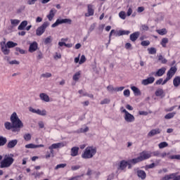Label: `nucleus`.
<instances>
[{"instance_id":"obj_7","label":"nucleus","mask_w":180,"mask_h":180,"mask_svg":"<svg viewBox=\"0 0 180 180\" xmlns=\"http://www.w3.org/2000/svg\"><path fill=\"white\" fill-rule=\"evenodd\" d=\"M151 152L143 150L140 153L139 158L141 161H144L146 160H148V158H151Z\"/></svg>"},{"instance_id":"obj_55","label":"nucleus","mask_w":180,"mask_h":180,"mask_svg":"<svg viewBox=\"0 0 180 180\" xmlns=\"http://www.w3.org/2000/svg\"><path fill=\"white\" fill-rule=\"evenodd\" d=\"M124 95L127 97L129 98L130 96V90L126 89L124 91Z\"/></svg>"},{"instance_id":"obj_35","label":"nucleus","mask_w":180,"mask_h":180,"mask_svg":"<svg viewBox=\"0 0 180 180\" xmlns=\"http://www.w3.org/2000/svg\"><path fill=\"white\" fill-rule=\"evenodd\" d=\"M175 115H176V112H169L165 116V119H172Z\"/></svg>"},{"instance_id":"obj_49","label":"nucleus","mask_w":180,"mask_h":180,"mask_svg":"<svg viewBox=\"0 0 180 180\" xmlns=\"http://www.w3.org/2000/svg\"><path fill=\"white\" fill-rule=\"evenodd\" d=\"M107 89L109 92H113V91L115 92L116 88H114L112 85H109L107 86Z\"/></svg>"},{"instance_id":"obj_12","label":"nucleus","mask_w":180,"mask_h":180,"mask_svg":"<svg viewBox=\"0 0 180 180\" xmlns=\"http://www.w3.org/2000/svg\"><path fill=\"white\" fill-rule=\"evenodd\" d=\"M178 71V69L176 68V66L172 67L167 72V77H169L170 78H172L174 75H175V73Z\"/></svg>"},{"instance_id":"obj_56","label":"nucleus","mask_w":180,"mask_h":180,"mask_svg":"<svg viewBox=\"0 0 180 180\" xmlns=\"http://www.w3.org/2000/svg\"><path fill=\"white\" fill-rule=\"evenodd\" d=\"M41 77H43L44 78H50L51 77V73H44L41 75Z\"/></svg>"},{"instance_id":"obj_1","label":"nucleus","mask_w":180,"mask_h":180,"mask_svg":"<svg viewBox=\"0 0 180 180\" xmlns=\"http://www.w3.org/2000/svg\"><path fill=\"white\" fill-rule=\"evenodd\" d=\"M13 157H15L13 153L6 154L4 159L0 162V168H9V167H11L12 164L15 162Z\"/></svg>"},{"instance_id":"obj_53","label":"nucleus","mask_w":180,"mask_h":180,"mask_svg":"<svg viewBox=\"0 0 180 180\" xmlns=\"http://www.w3.org/2000/svg\"><path fill=\"white\" fill-rule=\"evenodd\" d=\"M51 43V37H48L46 39L44 40V44H49Z\"/></svg>"},{"instance_id":"obj_6","label":"nucleus","mask_w":180,"mask_h":180,"mask_svg":"<svg viewBox=\"0 0 180 180\" xmlns=\"http://www.w3.org/2000/svg\"><path fill=\"white\" fill-rule=\"evenodd\" d=\"M123 113H125L124 115V120H126L128 123H131L133 122H134V120H136V118L134 117V115L130 114V112H129L127 110H126V109H124L122 110Z\"/></svg>"},{"instance_id":"obj_42","label":"nucleus","mask_w":180,"mask_h":180,"mask_svg":"<svg viewBox=\"0 0 180 180\" xmlns=\"http://www.w3.org/2000/svg\"><path fill=\"white\" fill-rule=\"evenodd\" d=\"M152 155L153 157H161V153H160L159 150H155V151L151 152V156Z\"/></svg>"},{"instance_id":"obj_52","label":"nucleus","mask_w":180,"mask_h":180,"mask_svg":"<svg viewBox=\"0 0 180 180\" xmlns=\"http://www.w3.org/2000/svg\"><path fill=\"white\" fill-rule=\"evenodd\" d=\"M169 155V153L163 152L160 153V158H165V157H168Z\"/></svg>"},{"instance_id":"obj_62","label":"nucleus","mask_w":180,"mask_h":180,"mask_svg":"<svg viewBox=\"0 0 180 180\" xmlns=\"http://www.w3.org/2000/svg\"><path fill=\"white\" fill-rule=\"evenodd\" d=\"M131 13H133V9L131 8H129L127 12V15L131 16Z\"/></svg>"},{"instance_id":"obj_10","label":"nucleus","mask_w":180,"mask_h":180,"mask_svg":"<svg viewBox=\"0 0 180 180\" xmlns=\"http://www.w3.org/2000/svg\"><path fill=\"white\" fill-rule=\"evenodd\" d=\"M154 81H155V78L154 77H150L147 79H143L141 82L142 85H150V84H154Z\"/></svg>"},{"instance_id":"obj_44","label":"nucleus","mask_w":180,"mask_h":180,"mask_svg":"<svg viewBox=\"0 0 180 180\" xmlns=\"http://www.w3.org/2000/svg\"><path fill=\"white\" fill-rule=\"evenodd\" d=\"M65 167H67V164L65 163L59 164L56 166L55 169L57 170L60 169V168H65Z\"/></svg>"},{"instance_id":"obj_18","label":"nucleus","mask_w":180,"mask_h":180,"mask_svg":"<svg viewBox=\"0 0 180 180\" xmlns=\"http://www.w3.org/2000/svg\"><path fill=\"white\" fill-rule=\"evenodd\" d=\"M62 147H64L63 143H53L51 146L49 147V150H54L56 148H61Z\"/></svg>"},{"instance_id":"obj_29","label":"nucleus","mask_w":180,"mask_h":180,"mask_svg":"<svg viewBox=\"0 0 180 180\" xmlns=\"http://www.w3.org/2000/svg\"><path fill=\"white\" fill-rule=\"evenodd\" d=\"M1 51L5 56H8L11 51L8 49V46L6 45L1 46Z\"/></svg>"},{"instance_id":"obj_51","label":"nucleus","mask_w":180,"mask_h":180,"mask_svg":"<svg viewBox=\"0 0 180 180\" xmlns=\"http://www.w3.org/2000/svg\"><path fill=\"white\" fill-rule=\"evenodd\" d=\"M85 61H86V58H85V56L82 55L79 63V64H84Z\"/></svg>"},{"instance_id":"obj_54","label":"nucleus","mask_w":180,"mask_h":180,"mask_svg":"<svg viewBox=\"0 0 180 180\" xmlns=\"http://www.w3.org/2000/svg\"><path fill=\"white\" fill-rule=\"evenodd\" d=\"M15 50L17 51H18L20 54H25V53H26V51L25 50H23V49H20L19 47H16Z\"/></svg>"},{"instance_id":"obj_3","label":"nucleus","mask_w":180,"mask_h":180,"mask_svg":"<svg viewBox=\"0 0 180 180\" xmlns=\"http://www.w3.org/2000/svg\"><path fill=\"white\" fill-rule=\"evenodd\" d=\"M96 154V147L88 146L85 148L82 154V158L84 160H89Z\"/></svg>"},{"instance_id":"obj_34","label":"nucleus","mask_w":180,"mask_h":180,"mask_svg":"<svg viewBox=\"0 0 180 180\" xmlns=\"http://www.w3.org/2000/svg\"><path fill=\"white\" fill-rule=\"evenodd\" d=\"M125 34H130V31L129 30H120L118 32V36H124Z\"/></svg>"},{"instance_id":"obj_47","label":"nucleus","mask_w":180,"mask_h":180,"mask_svg":"<svg viewBox=\"0 0 180 180\" xmlns=\"http://www.w3.org/2000/svg\"><path fill=\"white\" fill-rule=\"evenodd\" d=\"M108 103H110V99L104 98L103 101H101V105H106Z\"/></svg>"},{"instance_id":"obj_41","label":"nucleus","mask_w":180,"mask_h":180,"mask_svg":"<svg viewBox=\"0 0 180 180\" xmlns=\"http://www.w3.org/2000/svg\"><path fill=\"white\" fill-rule=\"evenodd\" d=\"M159 148H165V147H168V143L167 142H161L158 145Z\"/></svg>"},{"instance_id":"obj_14","label":"nucleus","mask_w":180,"mask_h":180,"mask_svg":"<svg viewBox=\"0 0 180 180\" xmlns=\"http://www.w3.org/2000/svg\"><path fill=\"white\" fill-rule=\"evenodd\" d=\"M140 37V32L137 31L130 34L129 39L131 41H136Z\"/></svg>"},{"instance_id":"obj_24","label":"nucleus","mask_w":180,"mask_h":180,"mask_svg":"<svg viewBox=\"0 0 180 180\" xmlns=\"http://www.w3.org/2000/svg\"><path fill=\"white\" fill-rule=\"evenodd\" d=\"M155 96H165L164 94V89H158L155 92Z\"/></svg>"},{"instance_id":"obj_38","label":"nucleus","mask_w":180,"mask_h":180,"mask_svg":"<svg viewBox=\"0 0 180 180\" xmlns=\"http://www.w3.org/2000/svg\"><path fill=\"white\" fill-rule=\"evenodd\" d=\"M11 23L13 26H18L19 23H20V20H11Z\"/></svg>"},{"instance_id":"obj_8","label":"nucleus","mask_w":180,"mask_h":180,"mask_svg":"<svg viewBox=\"0 0 180 180\" xmlns=\"http://www.w3.org/2000/svg\"><path fill=\"white\" fill-rule=\"evenodd\" d=\"M95 13V9H94V5L88 4L87 5V13L84 14L86 18H89V16H94Z\"/></svg>"},{"instance_id":"obj_2","label":"nucleus","mask_w":180,"mask_h":180,"mask_svg":"<svg viewBox=\"0 0 180 180\" xmlns=\"http://www.w3.org/2000/svg\"><path fill=\"white\" fill-rule=\"evenodd\" d=\"M10 120L13 126V131H18V129H21L23 127V122L19 119L18 117V114L16 112H13L10 118Z\"/></svg>"},{"instance_id":"obj_58","label":"nucleus","mask_w":180,"mask_h":180,"mask_svg":"<svg viewBox=\"0 0 180 180\" xmlns=\"http://www.w3.org/2000/svg\"><path fill=\"white\" fill-rule=\"evenodd\" d=\"M144 9L145 8L143 6L138 7V8H137L138 13H141V12H144Z\"/></svg>"},{"instance_id":"obj_60","label":"nucleus","mask_w":180,"mask_h":180,"mask_svg":"<svg viewBox=\"0 0 180 180\" xmlns=\"http://www.w3.org/2000/svg\"><path fill=\"white\" fill-rule=\"evenodd\" d=\"M139 114L141 116H147V115H148V112H146V111H139Z\"/></svg>"},{"instance_id":"obj_27","label":"nucleus","mask_w":180,"mask_h":180,"mask_svg":"<svg viewBox=\"0 0 180 180\" xmlns=\"http://www.w3.org/2000/svg\"><path fill=\"white\" fill-rule=\"evenodd\" d=\"M6 143H8V139L6 137L0 136V147H4Z\"/></svg>"},{"instance_id":"obj_57","label":"nucleus","mask_w":180,"mask_h":180,"mask_svg":"<svg viewBox=\"0 0 180 180\" xmlns=\"http://www.w3.org/2000/svg\"><path fill=\"white\" fill-rule=\"evenodd\" d=\"M154 167H155V163H151L150 165H146V168L151 169V168H154Z\"/></svg>"},{"instance_id":"obj_17","label":"nucleus","mask_w":180,"mask_h":180,"mask_svg":"<svg viewBox=\"0 0 180 180\" xmlns=\"http://www.w3.org/2000/svg\"><path fill=\"white\" fill-rule=\"evenodd\" d=\"M136 174L139 178H141V179H146V178H147V174L144 170L139 169L136 172Z\"/></svg>"},{"instance_id":"obj_15","label":"nucleus","mask_w":180,"mask_h":180,"mask_svg":"<svg viewBox=\"0 0 180 180\" xmlns=\"http://www.w3.org/2000/svg\"><path fill=\"white\" fill-rule=\"evenodd\" d=\"M56 13H57V10H56V8H52L49 11V14L48 15H46V18L49 19V20L50 22H51V20H53V18H54V16H56Z\"/></svg>"},{"instance_id":"obj_32","label":"nucleus","mask_w":180,"mask_h":180,"mask_svg":"<svg viewBox=\"0 0 180 180\" xmlns=\"http://www.w3.org/2000/svg\"><path fill=\"white\" fill-rule=\"evenodd\" d=\"M180 84V79L179 77H176L173 80V85L174 86H179Z\"/></svg>"},{"instance_id":"obj_30","label":"nucleus","mask_w":180,"mask_h":180,"mask_svg":"<svg viewBox=\"0 0 180 180\" xmlns=\"http://www.w3.org/2000/svg\"><path fill=\"white\" fill-rule=\"evenodd\" d=\"M4 127L6 130H11V129H13V124H11L9 122H6L4 123Z\"/></svg>"},{"instance_id":"obj_19","label":"nucleus","mask_w":180,"mask_h":180,"mask_svg":"<svg viewBox=\"0 0 180 180\" xmlns=\"http://www.w3.org/2000/svg\"><path fill=\"white\" fill-rule=\"evenodd\" d=\"M160 133H161V129L158 128L150 130V131L148 134V137H153V136H155V134H160Z\"/></svg>"},{"instance_id":"obj_28","label":"nucleus","mask_w":180,"mask_h":180,"mask_svg":"<svg viewBox=\"0 0 180 180\" xmlns=\"http://www.w3.org/2000/svg\"><path fill=\"white\" fill-rule=\"evenodd\" d=\"M27 26V22L26 20L22 21L18 26V30H24L25 27Z\"/></svg>"},{"instance_id":"obj_50","label":"nucleus","mask_w":180,"mask_h":180,"mask_svg":"<svg viewBox=\"0 0 180 180\" xmlns=\"http://www.w3.org/2000/svg\"><path fill=\"white\" fill-rule=\"evenodd\" d=\"M25 148H36V145L33 143H29L25 145Z\"/></svg>"},{"instance_id":"obj_22","label":"nucleus","mask_w":180,"mask_h":180,"mask_svg":"<svg viewBox=\"0 0 180 180\" xmlns=\"http://www.w3.org/2000/svg\"><path fill=\"white\" fill-rule=\"evenodd\" d=\"M39 98L41 99V101H44V102H50V97L49 95L41 93L39 94Z\"/></svg>"},{"instance_id":"obj_21","label":"nucleus","mask_w":180,"mask_h":180,"mask_svg":"<svg viewBox=\"0 0 180 180\" xmlns=\"http://www.w3.org/2000/svg\"><path fill=\"white\" fill-rule=\"evenodd\" d=\"M126 168H127V161L122 160L120 162L118 169H121V171H123V170L126 169Z\"/></svg>"},{"instance_id":"obj_33","label":"nucleus","mask_w":180,"mask_h":180,"mask_svg":"<svg viewBox=\"0 0 180 180\" xmlns=\"http://www.w3.org/2000/svg\"><path fill=\"white\" fill-rule=\"evenodd\" d=\"M157 33H158V34H160V36H164L167 34V29L162 28L161 30H158Z\"/></svg>"},{"instance_id":"obj_31","label":"nucleus","mask_w":180,"mask_h":180,"mask_svg":"<svg viewBox=\"0 0 180 180\" xmlns=\"http://www.w3.org/2000/svg\"><path fill=\"white\" fill-rule=\"evenodd\" d=\"M6 46L8 49H13V47H16V46H18V44L17 43H15L12 41H8L7 43H6Z\"/></svg>"},{"instance_id":"obj_63","label":"nucleus","mask_w":180,"mask_h":180,"mask_svg":"<svg viewBox=\"0 0 180 180\" xmlns=\"http://www.w3.org/2000/svg\"><path fill=\"white\" fill-rule=\"evenodd\" d=\"M162 81H163L162 78L159 79L155 82V85H161V84L162 85Z\"/></svg>"},{"instance_id":"obj_4","label":"nucleus","mask_w":180,"mask_h":180,"mask_svg":"<svg viewBox=\"0 0 180 180\" xmlns=\"http://www.w3.org/2000/svg\"><path fill=\"white\" fill-rule=\"evenodd\" d=\"M50 25V22H44L41 26H40L39 27H38L36 30V34L37 36H41V34H43V33H44V32H46V29H47V27H49V26Z\"/></svg>"},{"instance_id":"obj_61","label":"nucleus","mask_w":180,"mask_h":180,"mask_svg":"<svg viewBox=\"0 0 180 180\" xmlns=\"http://www.w3.org/2000/svg\"><path fill=\"white\" fill-rule=\"evenodd\" d=\"M41 175H43V172L35 173V176H34L35 179H37V178H40Z\"/></svg>"},{"instance_id":"obj_23","label":"nucleus","mask_w":180,"mask_h":180,"mask_svg":"<svg viewBox=\"0 0 180 180\" xmlns=\"http://www.w3.org/2000/svg\"><path fill=\"white\" fill-rule=\"evenodd\" d=\"M131 91H133L135 96H140V95H141V91L136 86H133L131 87Z\"/></svg>"},{"instance_id":"obj_45","label":"nucleus","mask_w":180,"mask_h":180,"mask_svg":"<svg viewBox=\"0 0 180 180\" xmlns=\"http://www.w3.org/2000/svg\"><path fill=\"white\" fill-rule=\"evenodd\" d=\"M24 140H25V141H30V140H32V135H30V134H25Z\"/></svg>"},{"instance_id":"obj_26","label":"nucleus","mask_w":180,"mask_h":180,"mask_svg":"<svg viewBox=\"0 0 180 180\" xmlns=\"http://www.w3.org/2000/svg\"><path fill=\"white\" fill-rule=\"evenodd\" d=\"M79 78H81V71L77 72L72 77V79L75 82H78Z\"/></svg>"},{"instance_id":"obj_40","label":"nucleus","mask_w":180,"mask_h":180,"mask_svg":"<svg viewBox=\"0 0 180 180\" xmlns=\"http://www.w3.org/2000/svg\"><path fill=\"white\" fill-rule=\"evenodd\" d=\"M158 60L161 61L162 64H167V59L162 57V55L159 56Z\"/></svg>"},{"instance_id":"obj_25","label":"nucleus","mask_w":180,"mask_h":180,"mask_svg":"<svg viewBox=\"0 0 180 180\" xmlns=\"http://www.w3.org/2000/svg\"><path fill=\"white\" fill-rule=\"evenodd\" d=\"M129 162H131V164H132V165H136V164H139V162H141V160L140 159V156H139L136 158L129 160Z\"/></svg>"},{"instance_id":"obj_16","label":"nucleus","mask_w":180,"mask_h":180,"mask_svg":"<svg viewBox=\"0 0 180 180\" xmlns=\"http://www.w3.org/2000/svg\"><path fill=\"white\" fill-rule=\"evenodd\" d=\"M38 44L37 42L34 41L30 44L29 51L30 53H34L37 50Z\"/></svg>"},{"instance_id":"obj_59","label":"nucleus","mask_w":180,"mask_h":180,"mask_svg":"<svg viewBox=\"0 0 180 180\" xmlns=\"http://www.w3.org/2000/svg\"><path fill=\"white\" fill-rule=\"evenodd\" d=\"M171 79V77L167 75V77L165 80L162 81V85H165L167 81H169Z\"/></svg>"},{"instance_id":"obj_64","label":"nucleus","mask_w":180,"mask_h":180,"mask_svg":"<svg viewBox=\"0 0 180 180\" xmlns=\"http://www.w3.org/2000/svg\"><path fill=\"white\" fill-rule=\"evenodd\" d=\"M123 89H124V86L117 87L115 88V92H120L123 91Z\"/></svg>"},{"instance_id":"obj_11","label":"nucleus","mask_w":180,"mask_h":180,"mask_svg":"<svg viewBox=\"0 0 180 180\" xmlns=\"http://www.w3.org/2000/svg\"><path fill=\"white\" fill-rule=\"evenodd\" d=\"M165 71H167V68H161L156 72H153L152 75H155V77H162L165 74Z\"/></svg>"},{"instance_id":"obj_46","label":"nucleus","mask_w":180,"mask_h":180,"mask_svg":"<svg viewBox=\"0 0 180 180\" xmlns=\"http://www.w3.org/2000/svg\"><path fill=\"white\" fill-rule=\"evenodd\" d=\"M119 16L121 19H123V20H124V19H126V12L120 11L119 13Z\"/></svg>"},{"instance_id":"obj_20","label":"nucleus","mask_w":180,"mask_h":180,"mask_svg":"<svg viewBox=\"0 0 180 180\" xmlns=\"http://www.w3.org/2000/svg\"><path fill=\"white\" fill-rule=\"evenodd\" d=\"M78 151H79V148L75 146L71 148L70 155L72 157H77L78 155Z\"/></svg>"},{"instance_id":"obj_5","label":"nucleus","mask_w":180,"mask_h":180,"mask_svg":"<svg viewBox=\"0 0 180 180\" xmlns=\"http://www.w3.org/2000/svg\"><path fill=\"white\" fill-rule=\"evenodd\" d=\"M72 20L70 18L65 19H57L56 21L51 25V27H57L58 25H63V23H68V25H71Z\"/></svg>"},{"instance_id":"obj_43","label":"nucleus","mask_w":180,"mask_h":180,"mask_svg":"<svg viewBox=\"0 0 180 180\" xmlns=\"http://www.w3.org/2000/svg\"><path fill=\"white\" fill-rule=\"evenodd\" d=\"M168 158L169 160H180V155H169Z\"/></svg>"},{"instance_id":"obj_48","label":"nucleus","mask_w":180,"mask_h":180,"mask_svg":"<svg viewBox=\"0 0 180 180\" xmlns=\"http://www.w3.org/2000/svg\"><path fill=\"white\" fill-rule=\"evenodd\" d=\"M141 27V32H147L149 29L148 25H142Z\"/></svg>"},{"instance_id":"obj_39","label":"nucleus","mask_w":180,"mask_h":180,"mask_svg":"<svg viewBox=\"0 0 180 180\" xmlns=\"http://www.w3.org/2000/svg\"><path fill=\"white\" fill-rule=\"evenodd\" d=\"M148 51L149 54H156L157 49H155V48L151 47V48L148 49Z\"/></svg>"},{"instance_id":"obj_36","label":"nucleus","mask_w":180,"mask_h":180,"mask_svg":"<svg viewBox=\"0 0 180 180\" xmlns=\"http://www.w3.org/2000/svg\"><path fill=\"white\" fill-rule=\"evenodd\" d=\"M168 43V38H163L160 42L161 46L163 47H167V44Z\"/></svg>"},{"instance_id":"obj_13","label":"nucleus","mask_w":180,"mask_h":180,"mask_svg":"<svg viewBox=\"0 0 180 180\" xmlns=\"http://www.w3.org/2000/svg\"><path fill=\"white\" fill-rule=\"evenodd\" d=\"M18 145V139H13L11 141H9L7 143V148H15L16 146Z\"/></svg>"},{"instance_id":"obj_37","label":"nucleus","mask_w":180,"mask_h":180,"mask_svg":"<svg viewBox=\"0 0 180 180\" xmlns=\"http://www.w3.org/2000/svg\"><path fill=\"white\" fill-rule=\"evenodd\" d=\"M150 41L148 40H145V41H142L141 42V46H142L143 47H147V46H150Z\"/></svg>"},{"instance_id":"obj_9","label":"nucleus","mask_w":180,"mask_h":180,"mask_svg":"<svg viewBox=\"0 0 180 180\" xmlns=\"http://www.w3.org/2000/svg\"><path fill=\"white\" fill-rule=\"evenodd\" d=\"M30 112H32V113H36L37 115H39V116H46V115H47V111H46V110H36L33 108H30Z\"/></svg>"}]
</instances>
